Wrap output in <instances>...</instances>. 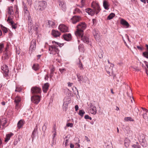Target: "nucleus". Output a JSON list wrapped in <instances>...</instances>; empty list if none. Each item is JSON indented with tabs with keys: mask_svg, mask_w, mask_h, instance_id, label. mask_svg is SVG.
<instances>
[{
	"mask_svg": "<svg viewBox=\"0 0 148 148\" xmlns=\"http://www.w3.org/2000/svg\"><path fill=\"white\" fill-rule=\"evenodd\" d=\"M52 43L53 45L49 46V53L51 54L55 55L56 54H58L59 50L58 48V46L60 47L61 44L58 42L53 41Z\"/></svg>",
	"mask_w": 148,
	"mask_h": 148,
	"instance_id": "nucleus-1",
	"label": "nucleus"
},
{
	"mask_svg": "<svg viewBox=\"0 0 148 148\" xmlns=\"http://www.w3.org/2000/svg\"><path fill=\"white\" fill-rule=\"evenodd\" d=\"M86 25L84 22L81 23L77 26V30L75 32L76 36H81L84 34V31L86 29Z\"/></svg>",
	"mask_w": 148,
	"mask_h": 148,
	"instance_id": "nucleus-2",
	"label": "nucleus"
},
{
	"mask_svg": "<svg viewBox=\"0 0 148 148\" xmlns=\"http://www.w3.org/2000/svg\"><path fill=\"white\" fill-rule=\"evenodd\" d=\"M47 5V2L45 1H39L38 5L36 7V9L40 11H42L46 8Z\"/></svg>",
	"mask_w": 148,
	"mask_h": 148,
	"instance_id": "nucleus-3",
	"label": "nucleus"
},
{
	"mask_svg": "<svg viewBox=\"0 0 148 148\" xmlns=\"http://www.w3.org/2000/svg\"><path fill=\"white\" fill-rule=\"evenodd\" d=\"M91 6L96 14H97L101 10L99 4L97 3L93 2L91 4Z\"/></svg>",
	"mask_w": 148,
	"mask_h": 148,
	"instance_id": "nucleus-4",
	"label": "nucleus"
},
{
	"mask_svg": "<svg viewBox=\"0 0 148 148\" xmlns=\"http://www.w3.org/2000/svg\"><path fill=\"white\" fill-rule=\"evenodd\" d=\"M36 40L35 39H33L31 41L30 47L29 50V53L30 54L32 52L36 49Z\"/></svg>",
	"mask_w": 148,
	"mask_h": 148,
	"instance_id": "nucleus-5",
	"label": "nucleus"
},
{
	"mask_svg": "<svg viewBox=\"0 0 148 148\" xmlns=\"http://www.w3.org/2000/svg\"><path fill=\"white\" fill-rule=\"evenodd\" d=\"M40 100V97L38 95H34L31 97V100L33 103L37 104Z\"/></svg>",
	"mask_w": 148,
	"mask_h": 148,
	"instance_id": "nucleus-6",
	"label": "nucleus"
},
{
	"mask_svg": "<svg viewBox=\"0 0 148 148\" xmlns=\"http://www.w3.org/2000/svg\"><path fill=\"white\" fill-rule=\"evenodd\" d=\"M2 72L3 73L4 76L6 77L8 75L9 70L8 67L6 65H4L1 67Z\"/></svg>",
	"mask_w": 148,
	"mask_h": 148,
	"instance_id": "nucleus-7",
	"label": "nucleus"
},
{
	"mask_svg": "<svg viewBox=\"0 0 148 148\" xmlns=\"http://www.w3.org/2000/svg\"><path fill=\"white\" fill-rule=\"evenodd\" d=\"M58 29L62 32H69L68 27L64 24L60 25L59 26Z\"/></svg>",
	"mask_w": 148,
	"mask_h": 148,
	"instance_id": "nucleus-8",
	"label": "nucleus"
},
{
	"mask_svg": "<svg viewBox=\"0 0 148 148\" xmlns=\"http://www.w3.org/2000/svg\"><path fill=\"white\" fill-rule=\"evenodd\" d=\"M14 102L16 105L15 108L18 109L19 104L21 101V98L20 96H17L14 98Z\"/></svg>",
	"mask_w": 148,
	"mask_h": 148,
	"instance_id": "nucleus-9",
	"label": "nucleus"
},
{
	"mask_svg": "<svg viewBox=\"0 0 148 148\" xmlns=\"http://www.w3.org/2000/svg\"><path fill=\"white\" fill-rule=\"evenodd\" d=\"M89 112L93 114H95L97 112V110L96 107L93 105L92 104L90 103V108Z\"/></svg>",
	"mask_w": 148,
	"mask_h": 148,
	"instance_id": "nucleus-10",
	"label": "nucleus"
},
{
	"mask_svg": "<svg viewBox=\"0 0 148 148\" xmlns=\"http://www.w3.org/2000/svg\"><path fill=\"white\" fill-rule=\"evenodd\" d=\"M41 91V88L36 86L32 87L31 89V92L33 94L40 93Z\"/></svg>",
	"mask_w": 148,
	"mask_h": 148,
	"instance_id": "nucleus-11",
	"label": "nucleus"
},
{
	"mask_svg": "<svg viewBox=\"0 0 148 148\" xmlns=\"http://www.w3.org/2000/svg\"><path fill=\"white\" fill-rule=\"evenodd\" d=\"M7 123V120L5 118H3L0 120V130L3 129L5 127V125Z\"/></svg>",
	"mask_w": 148,
	"mask_h": 148,
	"instance_id": "nucleus-12",
	"label": "nucleus"
},
{
	"mask_svg": "<svg viewBox=\"0 0 148 148\" xmlns=\"http://www.w3.org/2000/svg\"><path fill=\"white\" fill-rule=\"evenodd\" d=\"M81 19V17L77 16H74L71 19L72 23L73 24H75L76 23L80 21Z\"/></svg>",
	"mask_w": 148,
	"mask_h": 148,
	"instance_id": "nucleus-13",
	"label": "nucleus"
},
{
	"mask_svg": "<svg viewBox=\"0 0 148 148\" xmlns=\"http://www.w3.org/2000/svg\"><path fill=\"white\" fill-rule=\"evenodd\" d=\"M62 37L63 39L67 41H70L72 39V36L71 34L65 33L63 34Z\"/></svg>",
	"mask_w": 148,
	"mask_h": 148,
	"instance_id": "nucleus-14",
	"label": "nucleus"
},
{
	"mask_svg": "<svg viewBox=\"0 0 148 148\" xmlns=\"http://www.w3.org/2000/svg\"><path fill=\"white\" fill-rule=\"evenodd\" d=\"M7 21L9 24H10V25H12V28L16 29V24H14V22L12 21V19L11 18L10 16H8V19L7 20Z\"/></svg>",
	"mask_w": 148,
	"mask_h": 148,
	"instance_id": "nucleus-15",
	"label": "nucleus"
},
{
	"mask_svg": "<svg viewBox=\"0 0 148 148\" xmlns=\"http://www.w3.org/2000/svg\"><path fill=\"white\" fill-rule=\"evenodd\" d=\"M60 8L63 11H65L66 9V6L65 3L63 1H60L59 2Z\"/></svg>",
	"mask_w": 148,
	"mask_h": 148,
	"instance_id": "nucleus-16",
	"label": "nucleus"
},
{
	"mask_svg": "<svg viewBox=\"0 0 148 148\" xmlns=\"http://www.w3.org/2000/svg\"><path fill=\"white\" fill-rule=\"evenodd\" d=\"M83 35H82L81 36H77V37H80L81 38V40L83 41V42H84L86 43V44H88L89 43V40L88 38L86 36H83Z\"/></svg>",
	"mask_w": 148,
	"mask_h": 148,
	"instance_id": "nucleus-17",
	"label": "nucleus"
},
{
	"mask_svg": "<svg viewBox=\"0 0 148 148\" xmlns=\"http://www.w3.org/2000/svg\"><path fill=\"white\" fill-rule=\"evenodd\" d=\"M51 34L55 38L59 37L61 35L60 33L59 32L55 30H52Z\"/></svg>",
	"mask_w": 148,
	"mask_h": 148,
	"instance_id": "nucleus-18",
	"label": "nucleus"
},
{
	"mask_svg": "<svg viewBox=\"0 0 148 148\" xmlns=\"http://www.w3.org/2000/svg\"><path fill=\"white\" fill-rule=\"evenodd\" d=\"M7 10L8 14H10L9 16L10 17V16H12L14 14L13 7L12 6L8 7Z\"/></svg>",
	"mask_w": 148,
	"mask_h": 148,
	"instance_id": "nucleus-19",
	"label": "nucleus"
},
{
	"mask_svg": "<svg viewBox=\"0 0 148 148\" xmlns=\"http://www.w3.org/2000/svg\"><path fill=\"white\" fill-rule=\"evenodd\" d=\"M85 10L86 12H87L88 14L91 16L94 15L95 13V11L90 8H87Z\"/></svg>",
	"mask_w": 148,
	"mask_h": 148,
	"instance_id": "nucleus-20",
	"label": "nucleus"
},
{
	"mask_svg": "<svg viewBox=\"0 0 148 148\" xmlns=\"http://www.w3.org/2000/svg\"><path fill=\"white\" fill-rule=\"evenodd\" d=\"M49 86V84L48 83H46L42 86V90L43 92L46 93L48 90Z\"/></svg>",
	"mask_w": 148,
	"mask_h": 148,
	"instance_id": "nucleus-21",
	"label": "nucleus"
},
{
	"mask_svg": "<svg viewBox=\"0 0 148 148\" xmlns=\"http://www.w3.org/2000/svg\"><path fill=\"white\" fill-rule=\"evenodd\" d=\"M10 55L11 54L10 51H5V52L3 51V55L2 57L5 59H8Z\"/></svg>",
	"mask_w": 148,
	"mask_h": 148,
	"instance_id": "nucleus-22",
	"label": "nucleus"
},
{
	"mask_svg": "<svg viewBox=\"0 0 148 148\" xmlns=\"http://www.w3.org/2000/svg\"><path fill=\"white\" fill-rule=\"evenodd\" d=\"M141 145L143 147H145L147 145V142L145 139V138H143L140 141Z\"/></svg>",
	"mask_w": 148,
	"mask_h": 148,
	"instance_id": "nucleus-23",
	"label": "nucleus"
},
{
	"mask_svg": "<svg viewBox=\"0 0 148 148\" xmlns=\"http://www.w3.org/2000/svg\"><path fill=\"white\" fill-rule=\"evenodd\" d=\"M103 5L105 9L108 10L109 9V5L108 2L106 0L103 1Z\"/></svg>",
	"mask_w": 148,
	"mask_h": 148,
	"instance_id": "nucleus-24",
	"label": "nucleus"
},
{
	"mask_svg": "<svg viewBox=\"0 0 148 148\" xmlns=\"http://www.w3.org/2000/svg\"><path fill=\"white\" fill-rule=\"evenodd\" d=\"M25 123V121L23 120H20L17 123V126L18 128L20 129L23 125Z\"/></svg>",
	"mask_w": 148,
	"mask_h": 148,
	"instance_id": "nucleus-25",
	"label": "nucleus"
},
{
	"mask_svg": "<svg viewBox=\"0 0 148 148\" xmlns=\"http://www.w3.org/2000/svg\"><path fill=\"white\" fill-rule=\"evenodd\" d=\"M121 23L122 25L126 26L127 27H129V24L126 21L123 19H122L121 20Z\"/></svg>",
	"mask_w": 148,
	"mask_h": 148,
	"instance_id": "nucleus-26",
	"label": "nucleus"
},
{
	"mask_svg": "<svg viewBox=\"0 0 148 148\" xmlns=\"http://www.w3.org/2000/svg\"><path fill=\"white\" fill-rule=\"evenodd\" d=\"M114 64L111 63L110 65V67L109 68L110 70H109L108 67L106 68V70L108 73L110 74V72L112 71V68L114 67Z\"/></svg>",
	"mask_w": 148,
	"mask_h": 148,
	"instance_id": "nucleus-27",
	"label": "nucleus"
},
{
	"mask_svg": "<svg viewBox=\"0 0 148 148\" xmlns=\"http://www.w3.org/2000/svg\"><path fill=\"white\" fill-rule=\"evenodd\" d=\"M32 69L35 71H37L39 69V65L37 63H35L32 66Z\"/></svg>",
	"mask_w": 148,
	"mask_h": 148,
	"instance_id": "nucleus-28",
	"label": "nucleus"
},
{
	"mask_svg": "<svg viewBox=\"0 0 148 148\" xmlns=\"http://www.w3.org/2000/svg\"><path fill=\"white\" fill-rule=\"evenodd\" d=\"M13 135V134L12 133H10V134H7L6 135V137L5 139V142H8L10 139V137Z\"/></svg>",
	"mask_w": 148,
	"mask_h": 148,
	"instance_id": "nucleus-29",
	"label": "nucleus"
},
{
	"mask_svg": "<svg viewBox=\"0 0 148 148\" xmlns=\"http://www.w3.org/2000/svg\"><path fill=\"white\" fill-rule=\"evenodd\" d=\"M82 13V11L79 9L77 8L75 9L73 12L74 14H78Z\"/></svg>",
	"mask_w": 148,
	"mask_h": 148,
	"instance_id": "nucleus-30",
	"label": "nucleus"
},
{
	"mask_svg": "<svg viewBox=\"0 0 148 148\" xmlns=\"http://www.w3.org/2000/svg\"><path fill=\"white\" fill-rule=\"evenodd\" d=\"M1 27L2 30L3 32V34L5 35L8 32V29L6 27L3 26L2 25H1Z\"/></svg>",
	"mask_w": 148,
	"mask_h": 148,
	"instance_id": "nucleus-31",
	"label": "nucleus"
},
{
	"mask_svg": "<svg viewBox=\"0 0 148 148\" xmlns=\"http://www.w3.org/2000/svg\"><path fill=\"white\" fill-rule=\"evenodd\" d=\"M124 120L127 122V121H133L134 120L131 117H125L124 119Z\"/></svg>",
	"mask_w": 148,
	"mask_h": 148,
	"instance_id": "nucleus-32",
	"label": "nucleus"
},
{
	"mask_svg": "<svg viewBox=\"0 0 148 148\" xmlns=\"http://www.w3.org/2000/svg\"><path fill=\"white\" fill-rule=\"evenodd\" d=\"M78 79V81L79 82L82 81L83 79V77L80 74H77V75Z\"/></svg>",
	"mask_w": 148,
	"mask_h": 148,
	"instance_id": "nucleus-33",
	"label": "nucleus"
},
{
	"mask_svg": "<svg viewBox=\"0 0 148 148\" xmlns=\"http://www.w3.org/2000/svg\"><path fill=\"white\" fill-rule=\"evenodd\" d=\"M115 16V14L113 13H111L108 17L107 19L110 20L112 19L113 17H114Z\"/></svg>",
	"mask_w": 148,
	"mask_h": 148,
	"instance_id": "nucleus-34",
	"label": "nucleus"
},
{
	"mask_svg": "<svg viewBox=\"0 0 148 148\" xmlns=\"http://www.w3.org/2000/svg\"><path fill=\"white\" fill-rule=\"evenodd\" d=\"M48 23L49 25V27H53L55 25L54 23L51 21H48Z\"/></svg>",
	"mask_w": 148,
	"mask_h": 148,
	"instance_id": "nucleus-35",
	"label": "nucleus"
},
{
	"mask_svg": "<svg viewBox=\"0 0 148 148\" xmlns=\"http://www.w3.org/2000/svg\"><path fill=\"white\" fill-rule=\"evenodd\" d=\"M93 34L95 37L96 38V37H98L99 36V34H98V32H96V30H94L93 32Z\"/></svg>",
	"mask_w": 148,
	"mask_h": 148,
	"instance_id": "nucleus-36",
	"label": "nucleus"
},
{
	"mask_svg": "<svg viewBox=\"0 0 148 148\" xmlns=\"http://www.w3.org/2000/svg\"><path fill=\"white\" fill-rule=\"evenodd\" d=\"M79 50L81 52L84 51V45L82 44L78 46Z\"/></svg>",
	"mask_w": 148,
	"mask_h": 148,
	"instance_id": "nucleus-37",
	"label": "nucleus"
},
{
	"mask_svg": "<svg viewBox=\"0 0 148 148\" xmlns=\"http://www.w3.org/2000/svg\"><path fill=\"white\" fill-rule=\"evenodd\" d=\"M4 48V45L3 43L0 44V54L3 51V48Z\"/></svg>",
	"mask_w": 148,
	"mask_h": 148,
	"instance_id": "nucleus-38",
	"label": "nucleus"
},
{
	"mask_svg": "<svg viewBox=\"0 0 148 148\" xmlns=\"http://www.w3.org/2000/svg\"><path fill=\"white\" fill-rule=\"evenodd\" d=\"M85 113V112L83 110H79V114L82 117Z\"/></svg>",
	"mask_w": 148,
	"mask_h": 148,
	"instance_id": "nucleus-39",
	"label": "nucleus"
},
{
	"mask_svg": "<svg viewBox=\"0 0 148 148\" xmlns=\"http://www.w3.org/2000/svg\"><path fill=\"white\" fill-rule=\"evenodd\" d=\"M70 137V135H68L66 136L65 138V141L64 142L65 144V146H66L67 145V143L68 142L69 140V138H67L68 137Z\"/></svg>",
	"mask_w": 148,
	"mask_h": 148,
	"instance_id": "nucleus-40",
	"label": "nucleus"
},
{
	"mask_svg": "<svg viewBox=\"0 0 148 148\" xmlns=\"http://www.w3.org/2000/svg\"><path fill=\"white\" fill-rule=\"evenodd\" d=\"M136 144H134L132 145V147L134 148H140V147L138 143L137 142Z\"/></svg>",
	"mask_w": 148,
	"mask_h": 148,
	"instance_id": "nucleus-41",
	"label": "nucleus"
},
{
	"mask_svg": "<svg viewBox=\"0 0 148 148\" xmlns=\"http://www.w3.org/2000/svg\"><path fill=\"white\" fill-rule=\"evenodd\" d=\"M124 146L126 147H129V143L128 142V141L125 140H124Z\"/></svg>",
	"mask_w": 148,
	"mask_h": 148,
	"instance_id": "nucleus-42",
	"label": "nucleus"
},
{
	"mask_svg": "<svg viewBox=\"0 0 148 148\" xmlns=\"http://www.w3.org/2000/svg\"><path fill=\"white\" fill-rule=\"evenodd\" d=\"M21 88L18 86H16V89L15 91L16 92H20L21 90Z\"/></svg>",
	"mask_w": 148,
	"mask_h": 148,
	"instance_id": "nucleus-43",
	"label": "nucleus"
},
{
	"mask_svg": "<svg viewBox=\"0 0 148 148\" xmlns=\"http://www.w3.org/2000/svg\"><path fill=\"white\" fill-rule=\"evenodd\" d=\"M47 123H45L44 125L43 126L42 129L43 131H45L46 130L47 127Z\"/></svg>",
	"mask_w": 148,
	"mask_h": 148,
	"instance_id": "nucleus-44",
	"label": "nucleus"
},
{
	"mask_svg": "<svg viewBox=\"0 0 148 148\" xmlns=\"http://www.w3.org/2000/svg\"><path fill=\"white\" fill-rule=\"evenodd\" d=\"M69 103L67 101H64L63 103V106L67 108Z\"/></svg>",
	"mask_w": 148,
	"mask_h": 148,
	"instance_id": "nucleus-45",
	"label": "nucleus"
},
{
	"mask_svg": "<svg viewBox=\"0 0 148 148\" xmlns=\"http://www.w3.org/2000/svg\"><path fill=\"white\" fill-rule=\"evenodd\" d=\"M59 70L62 74L63 73L66 71V70L64 68L60 69H59Z\"/></svg>",
	"mask_w": 148,
	"mask_h": 148,
	"instance_id": "nucleus-46",
	"label": "nucleus"
},
{
	"mask_svg": "<svg viewBox=\"0 0 148 148\" xmlns=\"http://www.w3.org/2000/svg\"><path fill=\"white\" fill-rule=\"evenodd\" d=\"M38 27H39L38 26H35L34 27L33 30H34L36 31V32H38Z\"/></svg>",
	"mask_w": 148,
	"mask_h": 148,
	"instance_id": "nucleus-47",
	"label": "nucleus"
},
{
	"mask_svg": "<svg viewBox=\"0 0 148 148\" xmlns=\"http://www.w3.org/2000/svg\"><path fill=\"white\" fill-rule=\"evenodd\" d=\"M84 118L86 119H89L90 120H92L91 117L87 115L85 116Z\"/></svg>",
	"mask_w": 148,
	"mask_h": 148,
	"instance_id": "nucleus-48",
	"label": "nucleus"
},
{
	"mask_svg": "<svg viewBox=\"0 0 148 148\" xmlns=\"http://www.w3.org/2000/svg\"><path fill=\"white\" fill-rule=\"evenodd\" d=\"M9 45L8 44H7L6 47L5 48V50L4 51L5 52V51H9L8 49H9Z\"/></svg>",
	"mask_w": 148,
	"mask_h": 148,
	"instance_id": "nucleus-49",
	"label": "nucleus"
},
{
	"mask_svg": "<svg viewBox=\"0 0 148 148\" xmlns=\"http://www.w3.org/2000/svg\"><path fill=\"white\" fill-rule=\"evenodd\" d=\"M66 126L68 127H72L73 126V124L72 123H68L66 124Z\"/></svg>",
	"mask_w": 148,
	"mask_h": 148,
	"instance_id": "nucleus-50",
	"label": "nucleus"
},
{
	"mask_svg": "<svg viewBox=\"0 0 148 148\" xmlns=\"http://www.w3.org/2000/svg\"><path fill=\"white\" fill-rule=\"evenodd\" d=\"M143 118L145 119H146L147 118L146 113L143 114Z\"/></svg>",
	"mask_w": 148,
	"mask_h": 148,
	"instance_id": "nucleus-51",
	"label": "nucleus"
},
{
	"mask_svg": "<svg viewBox=\"0 0 148 148\" xmlns=\"http://www.w3.org/2000/svg\"><path fill=\"white\" fill-rule=\"evenodd\" d=\"M78 66L80 69L82 70L84 69L82 64V63H81L80 62Z\"/></svg>",
	"mask_w": 148,
	"mask_h": 148,
	"instance_id": "nucleus-52",
	"label": "nucleus"
},
{
	"mask_svg": "<svg viewBox=\"0 0 148 148\" xmlns=\"http://www.w3.org/2000/svg\"><path fill=\"white\" fill-rule=\"evenodd\" d=\"M35 134V133H34L32 132V141L34 139V137Z\"/></svg>",
	"mask_w": 148,
	"mask_h": 148,
	"instance_id": "nucleus-53",
	"label": "nucleus"
},
{
	"mask_svg": "<svg viewBox=\"0 0 148 148\" xmlns=\"http://www.w3.org/2000/svg\"><path fill=\"white\" fill-rule=\"evenodd\" d=\"M78 106L77 105H76L75 106V111H77L78 110Z\"/></svg>",
	"mask_w": 148,
	"mask_h": 148,
	"instance_id": "nucleus-54",
	"label": "nucleus"
},
{
	"mask_svg": "<svg viewBox=\"0 0 148 148\" xmlns=\"http://www.w3.org/2000/svg\"><path fill=\"white\" fill-rule=\"evenodd\" d=\"M85 139L87 141H90L88 137L87 136H85Z\"/></svg>",
	"mask_w": 148,
	"mask_h": 148,
	"instance_id": "nucleus-55",
	"label": "nucleus"
},
{
	"mask_svg": "<svg viewBox=\"0 0 148 148\" xmlns=\"http://www.w3.org/2000/svg\"><path fill=\"white\" fill-rule=\"evenodd\" d=\"M68 86H71L73 84L72 83H71L70 82H69L68 83Z\"/></svg>",
	"mask_w": 148,
	"mask_h": 148,
	"instance_id": "nucleus-56",
	"label": "nucleus"
},
{
	"mask_svg": "<svg viewBox=\"0 0 148 148\" xmlns=\"http://www.w3.org/2000/svg\"><path fill=\"white\" fill-rule=\"evenodd\" d=\"M137 48L139 50H142V48L139 46H137Z\"/></svg>",
	"mask_w": 148,
	"mask_h": 148,
	"instance_id": "nucleus-57",
	"label": "nucleus"
},
{
	"mask_svg": "<svg viewBox=\"0 0 148 148\" xmlns=\"http://www.w3.org/2000/svg\"><path fill=\"white\" fill-rule=\"evenodd\" d=\"M48 77V75H47L45 76V80H47Z\"/></svg>",
	"mask_w": 148,
	"mask_h": 148,
	"instance_id": "nucleus-58",
	"label": "nucleus"
},
{
	"mask_svg": "<svg viewBox=\"0 0 148 148\" xmlns=\"http://www.w3.org/2000/svg\"><path fill=\"white\" fill-rule=\"evenodd\" d=\"M24 13H25V14L27 13L29 15V12L28 11V10L27 9H26V10H25Z\"/></svg>",
	"mask_w": 148,
	"mask_h": 148,
	"instance_id": "nucleus-59",
	"label": "nucleus"
},
{
	"mask_svg": "<svg viewBox=\"0 0 148 148\" xmlns=\"http://www.w3.org/2000/svg\"><path fill=\"white\" fill-rule=\"evenodd\" d=\"M18 141L17 140H14V145H16L18 143Z\"/></svg>",
	"mask_w": 148,
	"mask_h": 148,
	"instance_id": "nucleus-60",
	"label": "nucleus"
},
{
	"mask_svg": "<svg viewBox=\"0 0 148 148\" xmlns=\"http://www.w3.org/2000/svg\"><path fill=\"white\" fill-rule=\"evenodd\" d=\"M141 108L143 110H145L146 112H148V110H147V109L144 108H143V107H142Z\"/></svg>",
	"mask_w": 148,
	"mask_h": 148,
	"instance_id": "nucleus-61",
	"label": "nucleus"
},
{
	"mask_svg": "<svg viewBox=\"0 0 148 148\" xmlns=\"http://www.w3.org/2000/svg\"><path fill=\"white\" fill-rule=\"evenodd\" d=\"M70 147L71 148H73L74 147V145L73 144H72V143H71L70 144Z\"/></svg>",
	"mask_w": 148,
	"mask_h": 148,
	"instance_id": "nucleus-62",
	"label": "nucleus"
},
{
	"mask_svg": "<svg viewBox=\"0 0 148 148\" xmlns=\"http://www.w3.org/2000/svg\"><path fill=\"white\" fill-rule=\"evenodd\" d=\"M37 129L36 128H35L34 130H33V132H32L34 133H36V132H37Z\"/></svg>",
	"mask_w": 148,
	"mask_h": 148,
	"instance_id": "nucleus-63",
	"label": "nucleus"
},
{
	"mask_svg": "<svg viewBox=\"0 0 148 148\" xmlns=\"http://www.w3.org/2000/svg\"><path fill=\"white\" fill-rule=\"evenodd\" d=\"M99 58L100 59L103 58V56L102 55V54L101 53L100 55H99Z\"/></svg>",
	"mask_w": 148,
	"mask_h": 148,
	"instance_id": "nucleus-64",
	"label": "nucleus"
}]
</instances>
